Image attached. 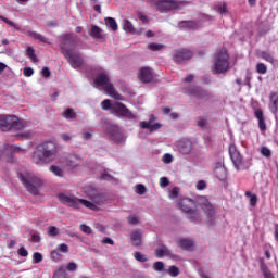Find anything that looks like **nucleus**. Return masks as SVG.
Wrapping results in <instances>:
<instances>
[{
  "label": "nucleus",
  "mask_w": 278,
  "mask_h": 278,
  "mask_svg": "<svg viewBox=\"0 0 278 278\" xmlns=\"http://www.w3.org/2000/svg\"><path fill=\"white\" fill-rule=\"evenodd\" d=\"M80 231H83V233H87L89 236L90 233H92V228H90V226H88L86 224H81Z\"/></svg>",
  "instance_id": "3c124183"
},
{
  "label": "nucleus",
  "mask_w": 278,
  "mask_h": 278,
  "mask_svg": "<svg viewBox=\"0 0 278 278\" xmlns=\"http://www.w3.org/2000/svg\"><path fill=\"white\" fill-rule=\"evenodd\" d=\"M63 55L66 58L68 64H71L73 68H81V66H84V59L81 58V53L72 50L67 52V54L63 53Z\"/></svg>",
  "instance_id": "ddd939ff"
},
{
  "label": "nucleus",
  "mask_w": 278,
  "mask_h": 278,
  "mask_svg": "<svg viewBox=\"0 0 278 278\" xmlns=\"http://www.w3.org/2000/svg\"><path fill=\"white\" fill-rule=\"evenodd\" d=\"M17 255H20L21 257H27V255H29V252H27V249L22 247L17 250Z\"/></svg>",
  "instance_id": "6e6d98bb"
},
{
  "label": "nucleus",
  "mask_w": 278,
  "mask_h": 278,
  "mask_svg": "<svg viewBox=\"0 0 278 278\" xmlns=\"http://www.w3.org/2000/svg\"><path fill=\"white\" fill-rule=\"evenodd\" d=\"M260 264H261V270L264 275L265 278H271L275 277L271 273L270 269H268V266L266 265V263L264 262V258L260 260Z\"/></svg>",
  "instance_id": "2f4dec72"
},
{
  "label": "nucleus",
  "mask_w": 278,
  "mask_h": 278,
  "mask_svg": "<svg viewBox=\"0 0 278 278\" xmlns=\"http://www.w3.org/2000/svg\"><path fill=\"white\" fill-rule=\"evenodd\" d=\"M245 197L247 199H249L251 210L252 207H255V205H257V201H258L257 194L252 193L251 191H247Z\"/></svg>",
  "instance_id": "72a5a7b5"
},
{
  "label": "nucleus",
  "mask_w": 278,
  "mask_h": 278,
  "mask_svg": "<svg viewBox=\"0 0 278 278\" xmlns=\"http://www.w3.org/2000/svg\"><path fill=\"white\" fill-rule=\"evenodd\" d=\"M17 177L29 194H33V197H38V194H40V188H42L43 184L42 179L38 178V176L31 174L25 175L23 173H18Z\"/></svg>",
  "instance_id": "20e7f679"
},
{
  "label": "nucleus",
  "mask_w": 278,
  "mask_h": 278,
  "mask_svg": "<svg viewBox=\"0 0 278 278\" xmlns=\"http://www.w3.org/2000/svg\"><path fill=\"white\" fill-rule=\"evenodd\" d=\"M194 53L188 48H179L174 50L172 60L175 64H186L188 60H192Z\"/></svg>",
  "instance_id": "9b49d317"
},
{
  "label": "nucleus",
  "mask_w": 278,
  "mask_h": 278,
  "mask_svg": "<svg viewBox=\"0 0 278 278\" xmlns=\"http://www.w3.org/2000/svg\"><path fill=\"white\" fill-rule=\"evenodd\" d=\"M129 225H138L139 220L136 215H130L127 218Z\"/></svg>",
  "instance_id": "864d4df0"
},
{
  "label": "nucleus",
  "mask_w": 278,
  "mask_h": 278,
  "mask_svg": "<svg viewBox=\"0 0 278 278\" xmlns=\"http://www.w3.org/2000/svg\"><path fill=\"white\" fill-rule=\"evenodd\" d=\"M195 188L197 190H205V188H207V184L204 180H199Z\"/></svg>",
  "instance_id": "4d7b16f0"
},
{
  "label": "nucleus",
  "mask_w": 278,
  "mask_h": 278,
  "mask_svg": "<svg viewBox=\"0 0 278 278\" xmlns=\"http://www.w3.org/2000/svg\"><path fill=\"white\" fill-rule=\"evenodd\" d=\"M205 125H207V119H205V117H200L198 121V127H201L203 129Z\"/></svg>",
  "instance_id": "338daca9"
},
{
  "label": "nucleus",
  "mask_w": 278,
  "mask_h": 278,
  "mask_svg": "<svg viewBox=\"0 0 278 278\" xmlns=\"http://www.w3.org/2000/svg\"><path fill=\"white\" fill-rule=\"evenodd\" d=\"M53 278H66V270L60 268L59 270L54 271Z\"/></svg>",
  "instance_id": "49530a36"
},
{
  "label": "nucleus",
  "mask_w": 278,
  "mask_h": 278,
  "mask_svg": "<svg viewBox=\"0 0 278 278\" xmlns=\"http://www.w3.org/2000/svg\"><path fill=\"white\" fill-rule=\"evenodd\" d=\"M178 151L182 153V155H189L192 152V141L186 139L179 142Z\"/></svg>",
  "instance_id": "412c9836"
},
{
  "label": "nucleus",
  "mask_w": 278,
  "mask_h": 278,
  "mask_svg": "<svg viewBox=\"0 0 278 278\" xmlns=\"http://www.w3.org/2000/svg\"><path fill=\"white\" fill-rule=\"evenodd\" d=\"M214 173L219 181H225V179H227V168L222 162L215 164Z\"/></svg>",
  "instance_id": "aec40b11"
},
{
  "label": "nucleus",
  "mask_w": 278,
  "mask_h": 278,
  "mask_svg": "<svg viewBox=\"0 0 278 278\" xmlns=\"http://www.w3.org/2000/svg\"><path fill=\"white\" fill-rule=\"evenodd\" d=\"M91 38H96L97 40H101L103 38V29H101L97 25H91V30L89 31Z\"/></svg>",
  "instance_id": "cd10ccee"
},
{
  "label": "nucleus",
  "mask_w": 278,
  "mask_h": 278,
  "mask_svg": "<svg viewBox=\"0 0 278 278\" xmlns=\"http://www.w3.org/2000/svg\"><path fill=\"white\" fill-rule=\"evenodd\" d=\"M181 212L187 214V218L191 220V223H199L201 220V213L197 210V202L190 198H184L178 203Z\"/></svg>",
  "instance_id": "0eeeda50"
},
{
  "label": "nucleus",
  "mask_w": 278,
  "mask_h": 278,
  "mask_svg": "<svg viewBox=\"0 0 278 278\" xmlns=\"http://www.w3.org/2000/svg\"><path fill=\"white\" fill-rule=\"evenodd\" d=\"M29 37L34 38L35 40H39V42H43L45 45H51V41H49V38L45 37L40 33L30 31Z\"/></svg>",
  "instance_id": "c85d7f7f"
},
{
  "label": "nucleus",
  "mask_w": 278,
  "mask_h": 278,
  "mask_svg": "<svg viewBox=\"0 0 278 278\" xmlns=\"http://www.w3.org/2000/svg\"><path fill=\"white\" fill-rule=\"evenodd\" d=\"M24 77H31L34 75V68L31 67H25L23 71Z\"/></svg>",
  "instance_id": "13d9d810"
},
{
  "label": "nucleus",
  "mask_w": 278,
  "mask_h": 278,
  "mask_svg": "<svg viewBox=\"0 0 278 278\" xmlns=\"http://www.w3.org/2000/svg\"><path fill=\"white\" fill-rule=\"evenodd\" d=\"M66 270H68L70 273H75V270H77V264L76 263H68L66 266Z\"/></svg>",
  "instance_id": "bf43d9fd"
},
{
  "label": "nucleus",
  "mask_w": 278,
  "mask_h": 278,
  "mask_svg": "<svg viewBox=\"0 0 278 278\" xmlns=\"http://www.w3.org/2000/svg\"><path fill=\"white\" fill-rule=\"evenodd\" d=\"M170 185V181L166 177L160 178V186L161 188H166L167 186Z\"/></svg>",
  "instance_id": "5fc2aeb1"
},
{
  "label": "nucleus",
  "mask_w": 278,
  "mask_h": 278,
  "mask_svg": "<svg viewBox=\"0 0 278 278\" xmlns=\"http://www.w3.org/2000/svg\"><path fill=\"white\" fill-rule=\"evenodd\" d=\"M59 251H60L61 253H68V245H67L66 243H61V244L59 245Z\"/></svg>",
  "instance_id": "0e129e2a"
},
{
  "label": "nucleus",
  "mask_w": 278,
  "mask_h": 278,
  "mask_svg": "<svg viewBox=\"0 0 278 278\" xmlns=\"http://www.w3.org/2000/svg\"><path fill=\"white\" fill-rule=\"evenodd\" d=\"M31 157L34 164H37V166L51 164L58 157V146L52 141L42 142L35 148Z\"/></svg>",
  "instance_id": "f257e3e1"
},
{
  "label": "nucleus",
  "mask_w": 278,
  "mask_h": 278,
  "mask_svg": "<svg viewBox=\"0 0 278 278\" xmlns=\"http://www.w3.org/2000/svg\"><path fill=\"white\" fill-rule=\"evenodd\" d=\"M144 192H147V187H144V185H138L137 194H144Z\"/></svg>",
  "instance_id": "69168bd1"
},
{
  "label": "nucleus",
  "mask_w": 278,
  "mask_h": 278,
  "mask_svg": "<svg viewBox=\"0 0 278 278\" xmlns=\"http://www.w3.org/2000/svg\"><path fill=\"white\" fill-rule=\"evenodd\" d=\"M50 257H51V260H53L54 262H58V260H60V252H58V251H52L51 253H50Z\"/></svg>",
  "instance_id": "e2e57ef3"
},
{
  "label": "nucleus",
  "mask_w": 278,
  "mask_h": 278,
  "mask_svg": "<svg viewBox=\"0 0 278 278\" xmlns=\"http://www.w3.org/2000/svg\"><path fill=\"white\" fill-rule=\"evenodd\" d=\"M261 153L262 155H264V157H271L273 152L270 151V149H268V147H263L261 149Z\"/></svg>",
  "instance_id": "8fccbe9b"
},
{
  "label": "nucleus",
  "mask_w": 278,
  "mask_h": 278,
  "mask_svg": "<svg viewBox=\"0 0 278 278\" xmlns=\"http://www.w3.org/2000/svg\"><path fill=\"white\" fill-rule=\"evenodd\" d=\"M255 117L258 121V127L261 131H266V121L264 119V112L262 109L255 111Z\"/></svg>",
  "instance_id": "a878e982"
},
{
  "label": "nucleus",
  "mask_w": 278,
  "mask_h": 278,
  "mask_svg": "<svg viewBox=\"0 0 278 278\" xmlns=\"http://www.w3.org/2000/svg\"><path fill=\"white\" fill-rule=\"evenodd\" d=\"M153 121H155V116L151 115L149 122H140L139 123V127H141V129H150L151 132L153 131H157V129H162V124L160 123H154Z\"/></svg>",
  "instance_id": "a211bd4d"
},
{
  "label": "nucleus",
  "mask_w": 278,
  "mask_h": 278,
  "mask_svg": "<svg viewBox=\"0 0 278 278\" xmlns=\"http://www.w3.org/2000/svg\"><path fill=\"white\" fill-rule=\"evenodd\" d=\"M138 77L142 84H151L153 81V72L150 67H141Z\"/></svg>",
  "instance_id": "6ab92c4d"
},
{
  "label": "nucleus",
  "mask_w": 278,
  "mask_h": 278,
  "mask_svg": "<svg viewBox=\"0 0 278 278\" xmlns=\"http://www.w3.org/2000/svg\"><path fill=\"white\" fill-rule=\"evenodd\" d=\"M41 75L42 77H51V71L49 70V67H43L41 71Z\"/></svg>",
  "instance_id": "774afa93"
},
{
  "label": "nucleus",
  "mask_w": 278,
  "mask_h": 278,
  "mask_svg": "<svg viewBox=\"0 0 278 278\" xmlns=\"http://www.w3.org/2000/svg\"><path fill=\"white\" fill-rule=\"evenodd\" d=\"M231 66L229 62V53L227 50H220L219 52L215 53L213 66L211 71L213 75H222L223 73H227Z\"/></svg>",
  "instance_id": "423d86ee"
},
{
  "label": "nucleus",
  "mask_w": 278,
  "mask_h": 278,
  "mask_svg": "<svg viewBox=\"0 0 278 278\" xmlns=\"http://www.w3.org/2000/svg\"><path fill=\"white\" fill-rule=\"evenodd\" d=\"M137 16L139 21H141V23L143 24L149 23V17L146 14H143L141 11H137Z\"/></svg>",
  "instance_id": "de8ad7c7"
},
{
  "label": "nucleus",
  "mask_w": 278,
  "mask_h": 278,
  "mask_svg": "<svg viewBox=\"0 0 278 278\" xmlns=\"http://www.w3.org/2000/svg\"><path fill=\"white\" fill-rule=\"evenodd\" d=\"M50 173H53L55 177H64V169L58 165H51L49 167Z\"/></svg>",
  "instance_id": "f704fd0d"
},
{
  "label": "nucleus",
  "mask_w": 278,
  "mask_h": 278,
  "mask_svg": "<svg viewBox=\"0 0 278 278\" xmlns=\"http://www.w3.org/2000/svg\"><path fill=\"white\" fill-rule=\"evenodd\" d=\"M25 122L16 115L0 114V131H23Z\"/></svg>",
  "instance_id": "39448f33"
},
{
  "label": "nucleus",
  "mask_w": 278,
  "mask_h": 278,
  "mask_svg": "<svg viewBox=\"0 0 278 278\" xmlns=\"http://www.w3.org/2000/svg\"><path fill=\"white\" fill-rule=\"evenodd\" d=\"M256 73H258V75H266V73H268V67L264 63H257Z\"/></svg>",
  "instance_id": "ea45409f"
},
{
  "label": "nucleus",
  "mask_w": 278,
  "mask_h": 278,
  "mask_svg": "<svg viewBox=\"0 0 278 278\" xmlns=\"http://www.w3.org/2000/svg\"><path fill=\"white\" fill-rule=\"evenodd\" d=\"M179 29H197L199 27V22L197 21H181L178 23Z\"/></svg>",
  "instance_id": "393cba45"
},
{
  "label": "nucleus",
  "mask_w": 278,
  "mask_h": 278,
  "mask_svg": "<svg viewBox=\"0 0 278 278\" xmlns=\"http://www.w3.org/2000/svg\"><path fill=\"white\" fill-rule=\"evenodd\" d=\"M104 23L112 31H118V23H116L114 17H105Z\"/></svg>",
  "instance_id": "c756f323"
},
{
  "label": "nucleus",
  "mask_w": 278,
  "mask_h": 278,
  "mask_svg": "<svg viewBox=\"0 0 278 278\" xmlns=\"http://www.w3.org/2000/svg\"><path fill=\"white\" fill-rule=\"evenodd\" d=\"M268 108L271 114L277 115L278 112V92H271L269 96Z\"/></svg>",
  "instance_id": "4be33fe9"
},
{
  "label": "nucleus",
  "mask_w": 278,
  "mask_h": 278,
  "mask_svg": "<svg viewBox=\"0 0 278 278\" xmlns=\"http://www.w3.org/2000/svg\"><path fill=\"white\" fill-rule=\"evenodd\" d=\"M0 21H3V23H5L7 25H10V27H13L14 29H16V31H21V26H18V24L12 22V20H8V17L1 14H0Z\"/></svg>",
  "instance_id": "e433bc0d"
},
{
  "label": "nucleus",
  "mask_w": 278,
  "mask_h": 278,
  "mask_svg": "<svg viewBox=\"0 0 278 278\" xmlns=\"http://www.w3.org/2000/svg\"><path fill=\"white\" fill-rule=\"evenodd\" d=\"M154 255H155L156 257H159V260H162V257H164V249H163V248L156 249V250L154 251Z\"/></svg>",
  "instance_id": "680f3d73"
},
{
  "label": "nucleus",
  "mask_w": 278,
  "mask_h": 278,
  "mask_svg": "<svg viewBox=\"0 0 278 278\" xmlns=\"http://www.w3.org/2000/svg\"><path fill=\"white\" fill-rule=\"evenodd\" d=\"M123 29L128 34H136V27H134V24L129 20L123 21Z\"/></svg>",
  "instance_id": "7c9ffc66"
},
{
  "label": "nucleus",
  "mask_w": 278,
  "mask_h": 278,
  "mask_svg": "<svg viewBox=\"0 0 278 278\" xmlns=\"http://www.w3.org/2000/svg\"><path fill=\"white\" fill-rule=\"evenodd\" d=\"M26 55L31 60V62H38V56H36V50L33 47L26 49Z\"/></svg>",
  "instance_id": "58836bf2"
},
{
  "label": "nucleus",
  "mask_w": 278,
  "mask_h": 278,
  "mask_svg": "<svg viewBox=\"0 0 278 278\" xmlns=\"http://www.w3.org/2000/svg\"><path fill=\"white\" fill-rule=\"evenodd\" d=\"M48 233L51 237H55V236H58L60 233V230H58V227H55V226H50L48 228Z\"/></svg>",
  "instance_id": "09e8293b"
},
{
  "label": "nucleus",
  "mask_w": 278,
  "mask_h": 278,
  "mask_svg": "<svg viewBox=\"0 0 278 278\" xmlns=\"http://www.w3.org/2000/svg\"><path fill=\"white\" fill-rule=\"evenodd\" d=\"M229 155L237 170H240L242 166V154H240V152L238 151V148H236V144L233 143L229 146Z\"/></svg>",
  "instance_id": "dca6fc26"
},
{
  "label": "nucleus",
  "mask_w": 278,
  "mask_h": 278,
  "mask_svg": "<svg viewBox=\"0 0 278 278\" xmlns=\"http://www.w3.org/2000/svg\"><path fill=\"white\" fill-rule=\"evenodd\" d=\"M63 118H66L67 121H73L75 118H77V113H75V111H73V109H66L63 113H62Z\"/></svg>",
  "instance_id": "c9c22d12"
},
{
  "label": "nucleus",
  "mask_w": 278,
  "mask_h": 278,
  "mask_svg": "<svg viewBox=\"0 0 278 278\" xmlns=\"http://www.w3.org/2000/svg\"><path fill=\"white\" fill-rule=\"evenodd\" d=\"M134 257L137 262H149V257H147V255L142 254L141 252H135Z\"/></svg>",
  "instance_id": "a19ab883"
},
{
  "label": "nucleus",
  "mask_w": 278,
  "mask_h": 278,
  "mask_svg": "<svg viewBox=\"0 0 278 278\" xmlns=\"http://www.w3.org/2000/svg\"><path fill=\"white\" fill-rule=\"evenodd\" d=\"M86 194L93 201V205H103L105 202V198L94 187H87Z\"/></svg>",
  "instance_id": "2eb2a0df"
},
{
  "label": "nucleus",
  "mask_w": 278,
  "mask_h": 278,
  "mask_svg": "<svg viewBox=\"0 0 278 278\" xmlns=\"http://www.w3.org/2000/svg\"><path fill=\"white\" fill-rule=\"evenodd\" d=\"M148 49H150V51H162V49H164V45H162V43H149Z\"/></svg>",
  "instance_id": "79ce46f5"
},
{
  "label": "nucleus",
  "mask_w": 278,
  "mask_h": 278,
  "mask_svg": "<svg viewBox=\"0 0 278 278\" xmlns=\"http://www.w3.org/2000/svg\"><path fill=\"white\" fill-rule=\"evenodd\" d=\"M153 269L156 270V273H160L164 270V262L159 261L153 264Z\"/></svg>",
  "instance_id": "a18cd8bd"
},
{
  "label": "nucleus",
  "mask_w": 278,
  "mask_h": 278,
  "mask_svg": "<svg viewBox=\"0 0 278 278\" xmlns=\"http://www.w3.org/2000/svg\"><path fill=\"white\" fill-rule=\"evenodd\" d=\"M198 205L204 212L205 216H207L210 225H214V216H216V208L210 202V200H207V198L205 197H202L199 199Z\"/></svg>",
  "instance_id": "9d476101"
},
{
  "label": "nucleus",
  "mask_w": 278,
  "mask_h": 278,
  "mask_svg": "<svg viewBox=\"0 0 278 278\" xmlns=\"http://www.w3.org/2000/svg\"><path fill=\"white\" fill-rule=\"evenodd\" d=\"M163 162H164V164H170L173 162V155L168 154V153L164 154Z\"/></svg>",
  "instance_id": "052dcab7"
},
{
  "label": "nucleus",
  "mask_w": 278,
  "mask_h": 278,
  "mask_svg": "<svg viewBox=\"0 0 278 278\" xmlns=\"http://www.w3.org/2000/svg\"><path fill=\"white\" fill-rule=\"evenodd\" d=\"M58 199L60 203H63V205H67V207H74L75 210H79L80 205H84L88 210H92V212L99 211V206H97L94 203L88 200L79 199L75 195L59 193Z\"/></svg>",
  "instance_id": "7ed1b4c3"
},
{
  "label": "nucleus",
  "mask_w": 278,
  "mask_h": 278,
  "mask_svg": "<svg viewBox=\"0 0 278 278\" xmlns=\"http://www.w3.org/2000/svg\"><path fill=\"white\" fill-rule=\"evenodd\" d=\"M93 84L96 86H100L103 88L109 94V97H112V99H116L117 101H121L123 98L121 97V93L116 92V89L114 88V85L110 83V76L105 73H101L98 76H96Z\"/></svg>",
  "instance_id": "1a4fd4ad"
},
{
  "label": "nucleus",
  "mask_w": 278,
  "mask_h": 278,
  "mask_svg": "<svg viewBox=\"0 0 278 278\" xmlns=\"http://www.w3.org/2000/svg\"><path fill=\"white\" fill-rule=\"evenodd\" d=\"M260 264H261V270L264 275L265 278H271L275 277L271 273L270 269H268V266L266 265V263L264 262V258L260 260Z\"/></svg>",
  "instance_id": "473e14b6"
},
{
  "label": "nucleus",
  "mask_w": 278,
  "mask_h": 278,
  "mask_svg": "<svg viewBox=\"0 0 278 278\" xmlns=\"http://www.w3.org/2000/svg\"><path fill=\"white\" fill-rule=\"evenodd\" d=\"M60 49L62 54H68V52L75 51V49H77L79 46V42H81V39L75 33L63 34L60 36Z\"/></svg>",
  "instance_id": "6e6552de"
},
{
  "label": "nucleus",
  "mask_w": 278,
  "mask_h": 278,
  "mask_svg": "<svg viewBox=\"0 0 278 278\" xmlns=\"http://www.w3.org/2000/svg\"><path fill=\"white\" fill-rule=\"evenodd\" d=\"M130 242L132 247H141L142 245V232L140 230H134L130 233Z\"/></svg>",
  "instance_id": "b1692460"
},
{
  "label": "nucleus",
  "mask_w": 278,
  "mask_h": 278,
  "mask_svg": "<svg viewBox=\"0 0 278 278\" xmlns=\"http://www.w3.org/2000/svg\"><path fill=\"white\" fill-rule=\"evenodd\" d=\"M106 134L113 142H123V132H121V128H118V126L110 125L106 128Z\"/></svg>",
  "instance_id": "f3484780"
},
{
  "label": "nucleus",
  "mask_w": 278,
  "mask_h": 278,
  "mask_svg": "<svg viewBox=\"0 0 278 278\" xmlns=\"http://www.w3.org/2000/svg\"><path fill=\"white\" fill-rule=\"evenodd\" d=\"M33 261L35 264H40V262H42V254H40V252L34 253Z\"/></svg>",
  "instance_id": "603ef678"
},
{
  "label": "nucleus",
  "mask_w": 278,
  "mask_h": 278,
  "mask_svg": "<svg viewBox=\"0 0 278 278\" xmlns=\"http://www.w3.org/2000/svg\"><path fill=\"white\" fill-rule=\"evenodd\" d=\"M168 275H169L170 277H177V276L179 275V267H177V266H170V267L168 268Z\"/></svg>",
  "instance_id": "c03bdc74"
},
{
  "label": "nucleus",
  "mask_w": 278,
  "mask_h": 278,
  "mask_svg": "<svg viewBox=\"0 0 278 278\" xmlns=\"http://www.w3.org/2000/svg\"><path fill=\"white\" fill-rule=\"evenodd\" d=\"M65 162H66V166H68V168H77V166H79V164H81V159H79L75 154H68L65 157Z\"/></svg>",
  "instance_id": "5701e85b"
},
{
  "label": "nucleus",
  "mask_w": 278,
  "mask_h": 278,
  "mask_svg": "<svg viewBox=\"0 0 278 278\" xmlns=\"http://www.w3.org/2000/svg\"><path fill=\"white\" fill-rule=\"evenodd\" d=\"M178 247H180V249L184 251H192V249H194V241L190 239H180Z\"/></svg>",
  "instance_id": "bb28decb"
},
{
  "label": "nucleus",
  "mask_w": 278,
  "mask_h": 278,
  "mask_svg": "<svg viewBox=\"0 0 278 278\" xmlns=\"http://www.w3.org/2000/svg\"><path fill=\"white\" fill-rule=\"evenodd\" d=\"M260 58L265 60V62H269V64H275V58H273V54H270L269 52L262 51L260 53Z\"/></svg>",
  "instance_id": "4c0bfd02"
},
{
  "label": "nucleus",
  "mask_w": 278,
  "mask_h": 278,
  "mask_svg": "<svg viewBox=\"0 0 278 278\" xmlns=\"http://www.w3.org/2000/svg\"><path fill=\"white\" fill-rule=\"evenodd\" d=\"M187 94H191L199 101H210L212 93L199 86H190L186 89Z\"/></svg>",
  "instance_id": "f8f14e48"
},
{
  "label": "nucleus",
  "mask_w": 278,
  "mask_h": 278,
  "mask_svg": "<svg viewBox=\"0 0 278 278\" xmlns=\"http://www.w3.org/2000/svg\"><path fill=\"white\" fill-rule=\"evenodd\" d=\"M216 10L217 12H219V14H227V2H222L217 4Z\"/></svg>",
  "instance_id": "37998d69"
},
{
  "label": "nucleus",
  "mask_w": 278,
  "mask_h": 278,
  "mask_svg": "<svg viewBox=\"0 0 278 278\" xmlns=\"http://www.w3.org/2000/svg\"><path fill=\"white\" fill-rule=\"evenodd\" d=\"M102 110H111V114H116L119 118H128V121H136L137 116L127 105L122 102L112 103L109 99L101 102Z\"/></svg>",
  "instance_id": "f03ea898"
},
{
  "label": "nucleus",
  "mask_w": 278,
  "mask_h": 278,
  "mask_svg": "<svg viewBox=\"0 0 278 278\" xmlns=\"http://www.w3.org/2000/svg\"><path fill=\"white\" fill-rule=\"evenodd\" d=\"M155 8L161 14H164L170 12V10H177L179 4H177V1L175 0H159L155 2Z\"/></svg>",
  "instance_id": "4468645a"
}]
</instances>
